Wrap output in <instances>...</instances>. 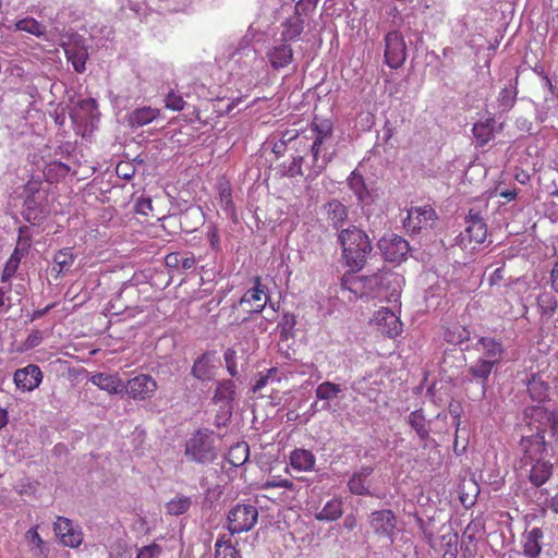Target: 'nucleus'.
I'll list each match as a JSON object with an SVG mask.
<instances>
[{"mask_svg": "<svg viewBox=\"0 0 558 558\" xmlns=\"http://www.w3.org/2000/svg\"><path fill=\"white\" fill-rule=\"evenodd\" d=\"M333 124L329 119L315 118L312 123L301 132L287 130L282 133L280 141L287 146L292 144L296 153L311 154L312 165L307 178H316L322 173L328 163L325 155L322 156L323 147L331 140Z\"/></svg>", "mask_w": 558, "mask_h": 558, "instance_id": "nucleus-1", "label": "nucleus"}, {"mask_svg": "<svg viewBox=\"0 0 558 558\" xmlns=\"http://www.w3.org/2000/svg\"><path fill=\"white\" fill-rule=\"evenodd\" d=\"M342 258L349 267V272H357L364 268L373 245L368 234L356 226H349L338 233Z\"/></svg>", "mask_w": 558, "mask_h": 558, "instance_id": "nucleus-2", "label": "nucleus"}, {"mask_svg": "<svg viewBox=\"0 0 558 558\" xmlns=\"http://www.w3.org/2000/svg\"><path fill=\"white\" fill-rule=\"evenodd\" d=\"M392 274L377 272L371 276H355V272H347L341 280V287L354 294L355 298L387 299L388 286L391 283Z\"/></svg>", "mask_w": 558, "mask_h": 558, "instance_id": "nucleus-3", "label": "nucleus"}, {"mask_svg": "<svg viewBox=\"0 0 558 558\" xmlns=\"http://www.w3.org/2000/svg\"><path fill=\"white\" fill-rule=\"evenodd\" d=\"M268 296L262 284L260 277L254 278V287L248 289L236 304L231 306L229 324L240 326L250 318V314L260 313L266 304Z\"/></svg>", "mask_w": 558, "mask_h": 558, "instance_id": "nucleus-4", "label": "nucleus"}, {"mask_svg": "<svg viewBox=\"0 0 558 558\" xmlns=\"http://www.w3.org/2000/svg\"><path fill=\"white\" fill-rule=\"evenodd\" d=\"M184 454L190 461L202 464L215 460L213 434L206 429L196 430L186 441Z\"/></svg>", "mask_w": 558, "mask_h": 558, "instance_id": "nucleus-5", "label": "nucleus"}, {"mask_svg": "<svg viewBox=\"0 0 558 558\" xmlns=\"http://www.w3.org/2000/svg\"><path fill=\"white\" fill-rule=\"evenodd\" d=\"M487 238V226L481 214L470 209L465 217V228L460 233L458 244L463 248L474 250Z\"/></svg>", "mask_w": 558, "mask_h": 558, "instance_id": "nucleus-6", "label": "nucleus"}, {"mask_svg": "<svg viewBox=\"0 0 558 558\" xmlns=\"http://www.w3.org/2000/svg\"><path fill=\"white\" fill-rule=\"evenodd\" d=\"M258 510L253 505L238 504L232 507L227 517V529L234 534L251 531L257 523Z\"/></svg>", "mask_w": 558, "mask_h": 558, "instance_id": "nucleus-7", "label": "nucleus"}, {"mask_svg": "<svg viewBox=\"0 0 558 558\" xmlns=\"http://www.w3.org/2000/svg\"><path fill=\"white\" fill-rule=\"evenodd\" d=\"M407 45L399 31L388 32L385 36V63L393 70L400 69L407 60Z\"/></svg>", "mask_w": 558, "mask_h": 558, "instance_id": "nucleus-8", "label": "nucleus"}, {"mask_svg": "<svg viewBox=\"0 0 558 558\" xmlns=\"http://www.w3.org/2000/svg\"><path fill=\"white\" fill-rule=\"evenodd\" d=\"M157 389V381L148 374H138L124 383L125 395L135 401L151 399Z\"/></svg>", "mask_w": 558, "mask_h": 558, "instance_id": "nucleus-9", "label": "nucleus"}, {"mask_svg": "<svg viewBox=\"0 0 558 558\" xmlns=\"http://www.w3.org/2000/svg\"><path fill=\"white\" fill-rule=\"evenodd\" d=\"M436 219V211L430 206L412 207L408 210L403 226L408 232L415 234L432 228Z\"/></svg>", "mask_w": 558, "mask_h": 558, "instance_id": "nucleus-10", "label": "nucleus"}, {"mask_svg": "<svg viewBox=\"0 0 558 558\" xmlns=\"http://www.w3.org/2000/svg\"><path fill=\"white\" fill-rule=\"evenodd\" d=\"M522 434L545 436L551 421V412L544 407H529L524 411Z\"/></svg>", "mask_w": 558, "mask_h": 558, "instance_id": "nucleus-11", "label": "nucleus"}, {"mask_svg": "<svg viewBox=\"0 0 558 558\" xmlns=\"http://www.w3.org/2000/svg\"><path fill=\"white\" fill-rule=\"evenodd\" d=\"M378 248L384 258L391 263L404 260L410 251L408 241L395 233H387L381 236L378 241Z\"/></svg>", "mask_w": 558, "mask_h": 558, "instance_id": "nucleus-12", "label": "nucleus"}, {"mask_svg": "<svg viewBox=\"0 0 558 558\" xmlns=\"http://www.w3.org/2000/svg\"><path fill=\"white\" fill-rule=\"evenodd\" d=\"M520 468L525 470L529 482L536 488L546 484L554 472V464L545 459L520 463Z\"/></svg>", "mask_w": 558, "mask_h": 558, "instance_id": "nucleus-13", "label": "nucleus"}, {"mask_svg": "<svg viewBox=\"0 0 558 558\" xmlns=\"http://www.w3.org/2000/svg\"><path fill=\"white\" fill-rule=\"evenodd\" d=\"M53 531L64 546L76 548L83 542L81 527L74 525L68 518L58 517L53 524Z\"/></svg>", "mask_w": 558, "mask_h": 558, "instance_id": "nucleus-14", "label": "nucleus"}, {"mask_svg": "<svg viewBox=\"0 0 558 558\" xmlns=\"http://www.w3.org/2000/svg\"><path fill=\"white\" fill-rule=\"evenodd\" d=\"M440 535L437 543H434L432 541V535H427V539L429 545L435 550H441L442 551V558H457L458 556V543H459V535L453 530V527L448 524H444L440 527Z\"/></svg>", "mask_w": 558, "mask_h": 558, "instance_id": "nucleus-15", "label": "nucleus"}, {"mask_svg": "<svg viewBox=\"0 0 558 558\" xmlns=\"http://www.w3.org/2000/svg\"><path fill=\"white\" fill-rule=\"evenodd\" d=\"M520 448L522 451L520 463L544 459V454L547 451L545 436L522 434Z\"/></svg>", "mask_w": 558, "mask_h": 558, "instance_id": "nucleus-16", "label": "nucleus"}, {"mask_svg": "<svg viewBox=\"0 0 558 558\" xmlns=\"http://www.w3.org/2000/svg\"><path fill=\"white\" fill-rule=\"evenodd\" d=\"M377 330L387 338H395L402 332V323L389 308L378 310L373 319Z\"/></svg>", "mask_w": 558, "mask_h": 558, "instance_id": "nucleus-17", "label": "nucleus"}, {"mask_svg": "<svg viewBox=\"0 0 558 558\" xmlns=\"http://www.w3.org/2000/svg\"><path fill=\"white\" fill-rule=\"evenodd\" d=\"M369 525L376 535L391 538L397 526V517L390 509L376 510L369 515Z\"/></svg>", "mask_w": 558, "mask_h": 558, "instance_id": "nucleus-18", "label": "nucleus"}, {"mask_svg": "<svg viewBox=\"0 0 558 558\" xmlns=\"http://www.w3.org/2000/svg\"><path fill=\"white\" fill-rule=\"evenodd\" d=\"M13 380L17 389L33 391L40 385L43 373L37 365L29 364L26 367L16 369Z\"/></svg>", "mask_w": 558, "mask_h": 558, "instance_id": "nucleus-19", "label": "nucleus"}, {"mask_svg": "<svg viewBox=\"0 0 558 558\" xmlns=\"http://www.w3.org/2000/svg\"><path fill=\"white\" fill-rule=\"evenodd\" d=\"M65 53L66 60L73 65L77 73L85 71V64L88 59V51L86 46L81 41L63 43L61 45Z\"/></svg>", "mask_w": 558, "mask_h": 558, "instance_id": "nucleus-20", "label": "nucleus"}, {"mask_svg": "<svg viewBox=\"0 0 558 558\" xmlns=\"http://www.w3.org/2000/svg\"><path fill=\"white\" fill-rule=\"evenodd\" d=\"M282 373L277 367H270L265 372H259L256 376V379L252 386V391L254 393H259L260 397H266V393H263V390L270 387V392L277 390L276 386L281 383Z\"/></svg>", "mask_w": 558, "mask_h": 558, "instance_id": "nucleus-21", "label": "nucleus"}, {"mask_svg": "<svg viewBox=\"0 0 558 558\" xmlns=\"http://www.w3.org/2000/svg\"><path fill=\"white\" fill-rule=\"evenodd\" d=\"M219 203L225 214L234 222L238 221L236 208L232 197V187L226 178L217 182Z\"/></svg>", "mask_w": 558, "mask_h": 558, "instance_id": "nucleus-22", "label": "nucleus"}, {"mask_svg": "<svg viewBox=\"0 0 558 558\" xmlns=\"http://www.w3.org/2000/svg\"><path fill=\"white\" fill-rule=\"evenodd\" d=\"M196 260L192 253L171 252L165 257L166 267L172 271L182 274L195 267Z\"/></svg>", "mask_w": 558, "mask_h": 558, "instance_id": "nucleus-23", "label": "nucleus"}, {"mask_svg": "<svg viewBox=\"0 0 558 558\" xmlns=\"http://www.w3.org/2000/svg\"><path fill=\"white\" fill-rule=\"evenodd\" d=\"M90 381L110 395L124 392V383L118 375L96 373L90 377Z\"/></svg>", "mask_w": 558, "mask_h": 558, "instance_id": "nucleus-24", "label": "nucleus"}, {"mask_svg": "<svg viewBox=\"0 0 558 558\" xmlns=\"http://www.w3.org/2000/svg\"><path fill=\"white\" fill-rule=\"evenodd\" d=\"M267 57L270 65L278 70L288 66L293 61V50L289 44L281 43L274 46Z\"/></svg>", "mask_w": 558, "mask_h": 558, "instance_id": "nucleus-25", "label": "nucleus"}, {"mask_svg": "<svg viewBox=\"0 0 558 558\" xmlns=\"http://www.w3.org/2000/svg\"><path fill=\"white\" fill-rule=\"evenodd\" d=\"M235 383L232 379H225L218 383L213 400L216 404H221V407L231 409L232 403L235 400Z\"/></svg>", "mask_w": 558, "mask_h": 558, "instance_id": "nucleus-26", "label": "nucleus"}, {"mask_svg": "<svg viewBox=\"0 0 558 558\" xmlns=\"http://www.w3.org/2000/svg\"><path fill=\"white\" fill-rule=\"evenodd\" d=\"M316 458L310 450L298 448L290 453V465L300 472H310L315 468Z\"/></svg>", "mask_w": 558, "mask_h": 558, "instance_id": "nucleus-27", "label": "nucleus"}, {"mask_svg": "<svg viewBox=\"0 0 558 558\" xmlns=\"http://www.w3.org/2000/svg\"><path fill=\"white\" fill-rule=\"evenodd\" d=\"M324 210L327 220L336 229L341 228L348 219V208L338 199H332L325 204Z\"/></svg>", "mask_w": 558, "mask_h": 558, "instance_id": "nucleus-28", "label": "nucleus"}, {"mask_svg": "<svg viewBox=\"0 0 558 558\" xmlns=\"http://www.w3.org/2000/svg\"><path fill=\"white\" fill-rule=\"evenodd\" d=\"M343 514V501L339 497L328 500L323 509L315 514L317 521H337Z\"/></svg>", "mask_w": 558, "mask_h": 558, "instance_id": "nucleus-29", "label": "nucleus"}, {"mask_svg": "<svg viewBox=\"0 0 558 558\" xmlns=\"http://www.w3.org/2000/svg\"><path fill=\"white\" fill-rule=\"evenodd\" d=\"M543 532L539 527H533L527 532L524 543L523 553L527 558H537L542 551Z\"/></svg>", "mask_w": 558, "mask_h": 558, "instance_id": "nucleus-30", "label": "nucleus"}, {"mask_svg": "<svg viewBox=\"0 0 558 558\" xmlns=\"http://www.w3.org/2000/svg\"><path fill=\"white\" fill-rule=\"evenodd\" d=\"M160 111L159 109L151 107H143L133 110L128 118V122L132 128L144 126L150 122H153L158 116Z\"/></svg>", "mask_w": 558, "mask_h": 558, "instance_id": "nucleus-31", "label": "nucleus"}, {"mask_svg": "<svg viewBox=\"0 0 558 558\" xmlns=\"http://www.w3.org/2000/svg\"><path fill=\"white\" fill-rule=\"evenodd\" d=\"M373 473V468H362L360 472L354 473L349 482V490L354 495L365 496L369 495L368 486L366 485V478Z\"/></svg>", "mask_w": 558, "mask_h": 558, "instance_id": "nucleus-32", "label": "nucleus"}, {"mask_svg": "<svg viewBox=\"0 0 558 558\" xmlns=\"http://www.w3.org/2000/svg\"><path fill=\"white\" fill-rule=\"evenodd\" d=\"M494 118H487L484 121L474 123L472 132L478 146L486 145L494 137Z\"/></svg>", "mask_w": 558, "mask_h": 558, "instance_id": "nucleus-33", "label": "nucleus"}, {"mask_svg": "<svg viewBox=\"0 0 558 558\" xmlns=\"http://www.w3.org/2000/svg\"><path fill=\"white\" fill-rule=\"evenodd\" d=\"M75 260L72 247H65L57 252L53 256L52 270L57 271V276L63 275L70 270Z\"/></svg>", "mask_w": 558, "mask_h": 558, "instance_id": "nucleus-34", "label": "nucleus"}, {"mask_svg": "<svg viewBox=\"0 0 558 558\" xmlns=\"http://www.w3.org/2000/svg\"><path fill=\"white\" fill-rule=\"evenodd\" d=\"M27 254V247H19L16 246L11 254L10 258L7 260L4 265V269L1 275V281H9L16 272L22 258Z\"/></svg>", "mask_w": 558, "mask_h": 558, "instance_id": "nucleus-35", "label": "nucleus"}, {"mask_svg": "<svg viewBox=\"0 0 558 558\" xmlns=\"http://www.w3.org/2000/svg\"><path fill=\"white\" fill-rule=\"evenodd\" d=\"M282 27L283 29L281 32V41L289 44L290 41L301 36L304 29V22L299 16H295L293 19L287 20L282 24Z\"/></svg>", "mask_w": 558, "mask_h": 558, "instance_id": "nucleus-36", "label": "nucleus"}, {"mask_svg": "<svg viewBox=\"0 0 558 558\" xmlns=\"http://www.w3.org/2000/svg\"><path fill=\"white\" fill-rule=\"evenodd\" d=\"M408 423L416 432L421 440H426L429 437L428 422L422 409L411 412L408 416Z\"/></svg>", "mask_w": 558, "mask_h": 558, "instance_id": "nucleus-37", "label": "nucleus"}, {"mask_svg": "<svg viewBox=\"0 0 558 558\" xmlns=\"http://www.w3.org/2000/svg\"><path fill=\"white\" fill-rule=\"evenodd\" d=\"M250 458V447L247 442L240 441L231 446L227 453V461L233 466L243 465Z\"/></svg>", "mask_w": 558, "mask_h": 558, "instance_id": "nucleus-38", "label": "nucleus"}, {"mask_svg": "<svg viewBox=\"0 0 558 558\" xmlns=\"http://www.w3.org/2000/svg\"><path fill=\"white\" fill-rule=\"evenodd\" d=\"M13 31L25 32L36 37H43L46 34V26L32 16L16 21L11 27Z\"/></svg>", "mask_w": 558, "mask_h": 558, "instance_id": "nucleus-39", "label": "nucleus"}, {"mask_svg": "<svg viewBox=\"0 0 558 558\" xmlns=\"http://www.w3.org/2000/svg\"><path fill=\"white\" fill-rule=\"evenodd\" d=\"M192 375L199 380H209L214 376L209 354L205 353L194 362Z\"/></svg>", "mask_w": 558, "mask_h": 558, "instance_id": "nucleus-40", "label": "nucleus"}, {"mask_svg": "<svg viewBox=\"0 0 558 558\" xmlns=\"http://www.w3.org/2000/svg\"><path fill=\"white\" fill-rule=\"evenodd\" d=\"M348 183L357 199L365 203L369 197V191L365 184L363 175L353 171L349 177Z\"/></svg>", "mask_w": 558, "mask_h": 558, "instance_id": "nucleus-41", "label": "nucleus"}, {"mask_svg": "<svg viewBox=\"0 0 558 558\" xmlns=\"http://www.w3.org/2000/svg\"><path fill=\"white\" fill-rule=\"evenodd\" d=\"M23 216L32 225H39L44 218V211L37 207L35 198L27 197L24 202Z\"/></svg>", "mask_w": 558, "mask_h": 558, "instance_id": "nucleus-42", "label": "nucleus"}, {"mask_svg": "<svg viewBox=\"0 0 558 558\" xmlns=\"http://www.w3.org/2000/svg\"><path fill=\"white\" fill-rule=\"evenodd\" d=\"M478 343L483 347L486 352V355L490 359L489 361H495L497 363L502 356L504 349L499 341L495 338L482 337L478 340Z\"/></svg>", "mask_w": 558, "mask_h": 558, "instance_id": "nucleus-43", "label": "nucleus"}, {"mask_svg": "<svg viewBox=\"0 0 558 558\" xmlns=\"http://www.w3.org/2000/svg\"><path fill=\"white\" fill-rule=\"evenodd\" d=\"M342 391L341 386L331 381H324L316 388V398L318 400L329 401L338 397Z\"/></svg>", "mask_w": 558, "mask_h": 558, "instance_id": "nucleus-44", "label": "nucleus"}, {"mask_svg": "<svg viewBox=\"0 0 558 558\" xmlns=\"http://www.w3.org/2000/svg\"><path fill=\"white\" fill-rule=\"evenodd\" d=\"M192 505L190 497L179 496L166 504V511L170 515H180L185 513Z\"/></svg>", "mask_w": 558, "mask_h": 558, "instance_id": "nucleus-45", "label": "nucleus"}, {"mask_svg": "<svg viewBox=\"0 0 558 558\" xmlns=\"http://www.w3.org/2000/svg\"><path fill=\"white\" fill-rule=\"evenodd\" d=\"M444 339L451 344H460L468 340V331L459 324H453L445 328Z\"/></svg>", "mask_w": 558, "mask_h": 558, "instance_id": "nucleus-46", "label": "nucleus"}, {"mask_svg": "<svg viewBox=\"0 0 558 558\" xmlns=\"http://www.w3.org/2000/svg\"><path fill=\"white\" fill-rule=\"evenodd\" d=\"M537 305L543 315L551 316L557 310V299L550 292H544L537 298Z\"/></svg>", "mask_w": 558, "mask_h": 558, "instance_id": "nucleus-47", "label": "nucleus"}, {"mask_svg": "<svg viewBox=\"0 0 558 558\" xmlns=\"http://www.w3.org/2000/svg\"><path fill=\"white\" fill-rule=\"evenodd\" d=\"M495 364V361L478 360L470 367V372L475 378H480L485 381L489 377Z\"/></svg>", "mask_w": 558, "mask_h": 558, "instance_id": "nucleus-48", "label": "nucleus"}, {"mask_svg": "<svg viewBox=\"0 0 558 558\" xmlns=\"http://www.w3.org/2000/svg\"><path fill=\"white\" fill-rule=\"evenodd\" d=\"M517 94H518V92H517L515 87L502 88L497 98L499 107L504 111H509L514 106V104L517 101Z\"/></svg>", "mask_w": 558, "mask_h": 558, "instance_id": "nucleus-49", "label": "nucleus"}, {"mask_svg": "<svg viewBox=\"0 0 558 558\" xmlns=\"http://www.w3.org/2000/svg\"><path fill=\"white\" fill-rule=\"evenodd\" d=\"M25 539L28 542L29 545H33L34 548L37 550L35 553L36 555L45 554V542L38 533V526L29 529L25 533Z\"/></svg>", "mask_w": 558, "mask_h": 558, "instance_id": "nucleus-50", "label": "nucleus"}, {"mask_svg": "<svg viewBox=\"0 0 558 558\" xmlns=\"http://www.w3.org/2000/svg\"><path fill=\"white\" fill-rule=\"evenodd\" d=\"M527 390L530 391L533 398L542 399L546 396L548 386L544 385V383L541 381V379L537 378L536 375H533L529 381Z\"/></svg>", "mask_w": 558, "mask_h": 558, "instance_id": "nucleus-51", "label": "nucleus"}, {"mask_svg": "<svg viewBox=\"0 0 558 558\" xmlns=\"http://www.w3.org/2000/svg\"><path fill=\"white\" fill-rule=\"evenodd\" d=\"M215 558H236L238 551L230 543L217 541Z\"/></svg>", "mask_w": 558, "mask_h": 558, "instance_id": "nucleus-52", "label": "nucleus"}, {"mask_svg": "<svg viewBox=\"0 0 558 558\" xmlns=\"http://www.w3.org/2000/svg\"><path fill=\"white\" fill-rule=\"evenodd\" d=\"M165 101L166 108L173 111H181L185 106V101L183 100L182 96L177 94L174 90L168 93Z\"/></svg>", "mask_w": 558, "mask_h": 558, "instance_id": "nucleus-53", "label": "nucleus"}, {"mask_svg": "<svg viewBox=\"0 0 558 558\" xmlns=\"http://www.w3.org/2000/svg\"><path fill=\"white\" fill-rule=\"evenodd\" d=\"M264 489L267 488H287L289 490H295V485L292 481L288 478L274 477L271 480H267L263 486Z\"/></svg>", "mask_w": 558, "mask_h": 558, "instance_id": "nucleus-54", "label": "nucleus"}, {"mask_svg": "<svg viewBox=\"0 0 558 558\" xmlns=\"http://www.w3.org/2000/svg\"><path fill=\"white\" fill-rule=\"evenodd\" d=\"M306 154L304 153H296V155L293 157L292 161L287 168V174L290 177L295 175H303L302 171V162Z\"/></svg>", "mask_w": 558, "mask_h": 558, "instance_id": "nucleus-55", "label": "nucleus"}, {"mask_svg": "<svg viewBox=\"0 0 558 558\" xmlns=\"http://www.w3.org/2000/svg\"><path fill=\"white\" fill-rule=\"evenodd\" d=\"M135 211L143 216L153 215V204L150 197L141 196L136 199Z\"/></svg>", "mask_w": 558, "mask_h": 558, "instance_id": "nucleus-56", "label": "nucleus"}, {"mask_svg": "<svg viewBox=\"0 0 558 558\" xmlns=\"http://www.w3.org/2000/svg\"><path fill=\"white\" fill-rule=\"evenodd\" d=\"M227 369L231 376H235L238 374L236 368V352L234 349H227L223 354Z\"/></svg>", "mask_w": 558, "mask_h": 558, "instance_id": "nucleus-57", "label": "nucleus"}, {"mask_svg": "<svg viewBox=\"0 0 558 558\" xmlns=\"http://www.w3.org/2000/svg\"><path fill=\"white\" fill-rule=\"evenodd\" d=\"M161 549L158 545L151 544L148 546H144L137 553L136 558H156L159 556Z\"/></svg>", "mask_w": 558, "mask_h": 558, "instance_id": "nucleus-58", "label": "nucleus"}, {"mask_svg": "<svg viewBox=\"0 0 558 558\" xmlns=\"http://www.w3.org/2000/svg\"><path fill=\"white\" fill-rule=\"evenodd\" d=\"M118 177L130 180L134 175V170L131 163L129 162H119L116 168Z\"/></svg>", "mask_w": 558, "mask_h": 558, "instance_id": "nucleus-59", "label": "nucleus"}, {"mask_svg": "<svg viewBox=\"0 0 558 558\" xmlns=\"http://www.w3.org/2000/svg\"><path fill=\"white\" fill-rule=\"evenodd\" d=\"M43 341V335L39 330H32L27 336L24 345L26 349H33L38 347Z\"/></svg>", "mask_w": 558, "mask_h": 558, "instance_id": "nucleus-60", "label": "nucleus"}, {"mask_svg": "<svg viewBox=\"0 0 558 558\" xmlns=\"http://www.w3.org/2000/svg\"><path fill=\"white\" fill-rule=\"evenodd\" d=\"M449 412L450 414L453 416L454 418V425H456V434L458 433L459 430V426H460V423H461V420H460V416H461V410H460V407L459 405H453V404H450L449 405ZM454 451L458 452V436L456 435V440H454Z\"/></svg>", "mask_w": 558, "mask_h": 558, "instance_id": "nucleus-61", "label": "nucleus"}, {"mask_svg": "<svg viewBox=\"0 0 558 558\" xmlns=\"http://www.w3.org/2000/svg\"><path fill=\"white\" fill-rule=\"evenodd\" d=\"M514 179L522 185H526L531 181V175L525 170H517Z\"/></svg>", "mask_w": 558, "mask_h": 558, "instance_id": "nucleus-62", "label": "nucleus"}, {"mask_svg": "<svg viewBox=\"0 0 558 558\" xmlns=\"http://www.w3.org/2000/svg\"><path fill=\"white\" fill-rule=\"evenodd\" d=\"M357 525V520L354 514H348L343 521V526L348 531H353Z\"/></svg>", "mask_w": 558, "mask_h": 558, "instance_id": "nucleus-63", "label": "nucleus"}, {"mask_svg": "<svg viewBox=\"0 0 558 558\" xmlns=\"http://www.w3.org/2000/svg\"><path fill=\"white\" fill-rule=\"evenodd\" d=\"M551 287L553 289L558 292V262L555 264L553 270H551Z\"/></svg>", "mask_w": 558, "mask_h": 558, "instance_id": "nucleus-64", "label": "nucleus"}]
</instances>
